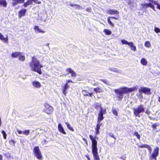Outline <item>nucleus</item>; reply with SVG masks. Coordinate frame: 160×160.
Segmentation results:
<instances>
[{"label":"nucleus","mask_w":160,"mask_h":160,"mask_svg":"<svg viewBox=\"0 0 160 160\" xmlns=\"http://www.w3.org/2000/svg\"><path fill=\"white\" fill-rule=\"evenodd\" d=\"M29 66L32 71L36 72L39 74H42L41 68L43 66L40 64L39 61L37 58L34 57L32 58V61L30 62Z\"/></svg>","instance_id":"1"},{"label":"nucleus","mask_w":160,"mask_h":160,"mask_svg":"<svg viewBox=\"0 0 160 160\" xmlns=\"http://www.w3.org/2000/svg\"><path fill=\"white\" fill-rule=\"evenodd\" d=\"M137 90V88L135 87L129 88L123 87L118 89H114V91L117 94V97L119 98L118 100H120L123 98V94L128 93Z\"/></svg>","instance_id":"2"},{"label":"nucleus","mask_w":160,"mask_h":160,"mask_svg":"<svg viewBox=\"0 0 160 160\" xmlns=\"http://www.w3.org/2000/svg\"><path fill=\"white\" fill-rule=\"evenodd\" d=\"M144 109L142 105H140L133 110L134 114L136 117H140V113L144 112Z\"/></svg>","instance_id":"3"},{"label":"nucleus","mask_w":160,"mask_h":160,"mask_svg":"<svg viewBox=\"0 0 160 160\" xmlns=\"http://www.w3.org/2000/svg\"><path fill=\"white\" fill-rule=\"evenodd\" d=\"M89 138L92 142V150H97V142L96 139H98V138L96 136L94 137L91 135L89 136Z\"/></svg>","instance_id":"4"},{"label":"nucleus","mask_w":160,"mask_h":160,"mask_svg":"<svg viewBox=\"0 0 160 160\" xmlns=\"http://www.w3.org/2000/svg\"><path fill=\"white\" fill-rule=\"evenodd\" d=\"M32 2L38 4H39L41 3L40 1L38 0H27V1L24 3L22 6L24 7H26L28 5L32 4Z\"/></svg>","instance_id":"5"},{"label":"nucleus","mask_w":160,"mask_h":160,"mask_svg":"<svg viewBox=\"0 0 160 160\" xmlns=\"http://www.w3.org/2000/svg\"><path fill=\"white\" fill-rule=\"evenodd\" d=\"M139 92L141 93L143 92L145 94L150 93V89L145 87H141L138 90Z\"/></svg>","instance_id":"6"},{"label":"nucleus","mask_w":160,"mask_h":160,"mask_svg":"<svg viewBox=\"0 0 160 160\" xmlns=\"http://www.w3.org/2000/svg\"><path fill=\"white\" fill-rule=\"evenodd\" d=\"M65 71L67 72V73L63 74V75L66 76L68 75L69 73H71L72 77H76V76L77 74L76 73L70 68H68L66 69Z\"/></svg>","instance_id":"7"},{"label":"nucleus","mask_w":160,"mask_h":160,"mask_svg":"<svg viewBox=\"0 0 160 160\" xmlns=\"http://www.w3.org/2000/svg\"><path fill=\"white\" fill-rule=\"evenodd\" d=\"M45 112L48 114L51 113L53 111V108L48 104H45Z\"/></svg>","instance_id":"8"},{"label":"nucleus","mask_w":160,"mask_h":160,"mask_svg":"<svg viewBox=\"0 0 160 160\" xmlns=\"http://www.w3.org/2000/svg\"><path fill=\"white\" fill-rule=\"evenodd\" d=\"M140 5L142 6L143 8H146L148 7H150L154 11H155V7L153 5L152 3H145V2L143 3H141L140 4Z\"/></svg>","instance_id":"9"},{"label":"nucleus","mask_w":160,"mask_h":160,"mask_svg":"<svg viewBox=\"0 0 160 160\" xmlns=\"http://www.w3.org/2000/svg\"><path fill=\"white\" fill-rule=\"evenodd\" d=\"M34 154L37 158L39 160L42 159V157L40 151H34Z\"/></svg>","instance_id":"10"},{"label":"nucleus","mask_w":160,"mask_h":160,"mask_svg":"<svg viewBox=\"0 0 160 160\" xmlns=\"http://www.w3.org/2000/svg\"><path fill=\"white\" fill-rule=\"evenodd\" d=\"M158 151H154L153 152L149 157L150 160L154 159V160H157L156 157L158 155Z\"/></svg>","instance_id":"11"},{"label":"nucleus","mask_w":160,"mask_h":160,"mask_svg":"<svg viewBox=\"0 0 160 160\" xmlns=\"http://www.w3.org/2000/svg\"><path fill=\"white\" fill-rule=\"evenodd\" d=\"M34 29L35 32L36 33H43L45 32V31L40 28L39 27L37 26H35L34 27Z\"/></svg>","instance_id":"12"},{"label":"nucleus","mask_w":160,"mask_h":160,"mask_svg":"<svg viewBox=\"0 0 160 160\" xmlns=\"http://www.w3.org/2000/svg\"><path fill=\"white\" fill-rule=\"evenodd\" d=\"M32 83L33 87L35 88H40L41 87L40 83L38 81H34L32 82Z\"/></svg>","instance_id":"13"},{"label":"nucleus","mask_w":160,"mask_h":160,"mask_svg":"<svg viewBox=\"0 0 160 160\" xmlns=\"http://www.w3.org/2000/svg\"><path fill=\"white\" fill-rule=\"evenodd\" d=\"M25 0H12V4L13 6H14L18 3H23Z\"/></svg>","instance_id":"14"},{"label":"nucleus","mask_w":160,"mask_h":160,"mask_svg":"<svg viewBox=\"0 0 160 160\" xmlns=\"http://www.w3.org/2000/svg\"><path fill=\"white\" fill-rule=\"evenodd\" d=\"M98 151H92L93 158L95 160H100L99 156L98 154Z\"/></svg>","instance_id":"15"},{"label":"nucleus","mask_w":160,"mask_h":160,"mask_svg":"<svg viewBox=\"0 0 160 160\" xmlns=\"http://www.w3.org/2000/svg\"><path fill=\"white\" fill-rule=\"evenodd\" d=\"M27 10L26 9H22L20 10L18 13V17L19 18H21L22 17L25 15L26 12Z\"/></svg>","instance_id":"16"},{"label":"nucleus","mask_w":160,"mask_h":160,"mask_svg":"<svg viewBox=\"0 0 160 160\" xmlns=\"http://www.w3.org/2000/svg\"><path fill=\"white\" fill-rule=\"evenodd\" d=\"M107 13L109 14H118L119 12L115 10L111 9L107 11Z\"/></svg>","instance_id":"17"},{"label":"nucleus","mask_w":160,"mask_h":160,"mask_svg":"<svg viewBox=\"0 0 160 160\" xmlns=\"http://www.w3.org/2000/svg\"><path fill=\"white\" fill-rule=\"evenodd\" d=\"M22 53V52H15L12 54L11 57L13 58H16L20 56Z\"/></svg>","instance_id":"18"},{"label":"nucleus","mask_w":160,"mask_h":160,"mask_svg":"<svg viewBox=\"0 0 160 160\" xmlns=\"http://www.w3.org/2000/svg\"><path fill=\"white\" fill-rule=\"evenodd\" d=\"M58 130L60 132L64 134H66V132L64 131L63 128L61 124H58Z\"/></svg>","instance_id":"19"},{"label":"nucleus","mask_w":160,"mask_h":160,"mask_svg":"<svg viewBox=\"0 0 160 160\" xmlns=\"http://www.w3.org/2000/svg\"><path fill=\"white\" fill-rule=\"evenodd\" d=\"M0 39L2 40H3L6 43H8V37L7 36L6 38H5L3 35L0 32Z\"/></svg>","instance_id":"20"},{"label":"nucleus","mask_w":160,"mask_h":160,"mask_svg":"<svg viewBox=\"0 0 160 160\" xmlns=\"http://www.w3.org/2000/svg\"><path fill=\"white\" fill-rule=\"evenodd\" d=\"M129 46L131 48V50L135 52L137 50L136 47L134 45V43L132 42H130Z\"/></svg>","instance_id":"21"},{"label":"nucleus","mask_w":160,"mask_h":160,"mask_svg":"<svg viewBox=\"0 0 160 160\" xmlns=\"http://www.w3.org/2000/svg\"><path fill=\"white\" fill-rule=\"evenodd\" d=\"M69 87V86L68 85L67 83H66L63 88V93L64 95H66L67 93V90L68 89Z\"/></svg>","instance_id":"22"},{"label":"nucleus","mask_w":160,"mask_h":160,"mask_svg":"<svg viewBox=\"0 0 160 160\" xmlns=\"http://www.w3.org/2000/svg\"><path fill=\"white\" fill-rule=\"evenodd\" d=\"M103 91V88L100 87H98L94 88V91L96 93H100Z\"/></svg>","instance_id":"23"},{"label":"nucleus","mask_w":160,"mask_h":160,"mask_svg":"<svg viewBox=\"0 0 160 160\" xmlns=\"http://www.w3.org/2000/svg\"><path fill=\"white\" fill-rule=\"evenodd\" d=\"M101 124L100 123H98L96 126V127L95 128L96 131V134L98 135L99 133V129L100 128V127Z\"/></svg>","instance_id":"24"},{"label":"nucleus","mask_w":160,"mask_h":160,"mask_svg":"<svg viewBox=\"0 0 160 160\" xmlns=\"http://www.w3.org/2000/svg\"><path fill=\"white\" fill-rule=\"evenodd\" d=\"M140 62L144 66H146L148 64L147 60L144 58H142L141 59Z\"/></svg>","instance_id":"25"},{"label":"nucleus","mask_w":160,"mask_h":160,"mask_svg":"<svg viewBox=\"0 0 160 160\" xmlns=\"http://www.w3.org/2000/svg\"><path fill=\"white\" fill-rule=\"evenodd\" d=\"M70 6L72 7H74V8L77 10H79L80 9H82V8L79 5L77 4H73L72 3H71L70 4Z\"/></svg>","instance_id":"26"},{"label":"nucleus","mask_w":160,"mask_h":160,"mask_svg":"<svg viewBox=\"0 0 160 160\" xmlns=\"http://www.w3.org/2000/svg\"><path fill=\"white\" fill-rule=\"evenodd\" d=\"M102 114L99 112L98 117V123H100L101 121L103 119V116Z\"/></svg>","instance_id":"27"},{"label":"nucleus","mask_w":160,"mask_h":160,"mask_svg":"<svg viewBox=\"0 0 160 160\" xmlns=\"http://www.w3.org/2000/svg\"><path fill=\"white\" fill-rule=\"evenodd\" d=\"M0 6H2L4 7H6L7 6V3L5 0H0Z\"/></svg>","instance_id":"28"},{"label":"nucleus","mask_w":160,"mask_h":160,"mask_svg":"<svg viewBox=\"0 0 160 160\" xmlns=\"http://www.w3.org/2000/svg\"><path fill=\"white\" fill-rule=\"evenodd\" d=\"M139 147L142 148H145L148 149L149 150H151L152 149L151 148L149 145L146 144H143L142 145H139Z\"/></svg>","instance_id":"29"},{"label":"nucleus","mask_w":160,"mask_h":160,"mask_svg":"<svg viewBox=\"0 0 160 160\" xmlns=\"http://www.w3.org/2000/svg\"><path fill=\"white\" fill-rule=\"evenodd\" d=\"M110 18L111 17H110L108 18L107 19L108 22L110 25L112 27H114V24L111 21Z\"/></svg>","instance_id":"30"},{"label":"nucleus","mask_w":160,"mask_h":160,"mask_svg":"<svg viewBox=\"0 0 160 160\" xmlns=\"http://www.w3.org/2000/svg\"><path fill=\"white\" fill-rule=\"evenodd\" d=\"M103 32L105 33L106 35H110L111 34V31L107 29H105L103 30Z\"/></svg>","instance_id":"31"},{"label":"nucleus","mask_w":160,"mask_h":160,"mask_svg":"<svg viewBox=\"0 0 160 160\" xmlns=\"http://www.w3.org/2000/svg\"><path fill=\"white\" fill-rule=\"evenodd\" d=\"M144 46L147 48H149L151 46V44L149 41H146L145 43Z\"/></svg>","instance_id":"32"},{"label":"nucleus","mask_w":160,"mask_h":160,"mask_svg":"<svg viewBox=\"0 0 160 160\" xmlns=\"http://www.w3.org/2000/svg\"><path fill=\"white\" fill-rule=\"evenodd\" d=\"M121 42L123 44L128 45V46L130 43V42H129L125 39L122 40Z\"/></svg>","instance_id":"33"},{"label":"nucleus","mask_w":160,"mask_h":160,"mask_svg":"<svg viewBox=\"0 0 160 160\" xmlns=\"http://www.w3.org/2000/svg\"><path fill=\"white\" fill-rule=\"evenodd\" d=\"M65 123L66 124L67 127L69 130L72 131H74V129L72 128L71 126L69 124L68 122H65Z\"/></svg>","instance_id":"34"},{"label":"nucleus","mask_w":160,"mask_h":160,"mask_svg":"<svg viewBox=\"0 0 160 160\" xmlns=\"http://www.w3.org/2000/svg\"><path fill=\"white\" fill-rule=\"evenodd\" d=\"M128 4L130 6H133L134 3L131 0H125Z\"/></svg>","instance_id":"35"},{"label":"nucleus","mask_w":160,"mask_h":160,"mask_svg":"<svg viewBox=\"0 0 160 160\" xmlns=\"http://www.w3.org/2000/svg\"><path fill=\"white\" fill-rule=\"evenodd\" d=\"M82 93L84 96H88L89 93L86 90H83L82 91Z\"/></svg>","instance_id":"36"},{"label":"nucleus","mask_w":160,"mask_h":160,"mask_svg":"<svg viewBox=\"0 0 160 160\" xmlns=\"http://www.w3.org/2000/svg\"><path fill=\"white\" fill-rule=\"evenodd\" d=\"M94 107L96 108H98V107H100V108H101V104L98 103H95L94 104Z\"/></svg>","instance_id":"37"},{"label":"nucleus","mask_w":160,"mask_h":160,"mask_svg":"<svg viewBox=\"0 0 160 160\" xmlns=\"http://www.w3.org/2000/svg\"><path fill=\"white\" fill-rule=\"evenodd\" d=\"M19 59L21 61H23L25 60V57L23 55H20Z\"/></svg>","instance_id":"38"},{"label":"nucleus","mask_w":160,"mask_h":160,"mask_svg":"<svg viewBox=\"0 0 160 160\" xmlns=\"http://www.w3.org/2000/svg\"><path fill=\"white\" fill-rule=\"evenodd\" d=\"M30 132V131L29 130H25L23 131V133L27 136L28 135Z\"/></svg>","instance_id":"39"},{"label":"nucleus","mask_w":160,"mask_h":160,"mask_svg":"<svg viewBox=\"0 0 160 160\" xmlns=\"http://www.w3.org/2000/svg\"><path fill=\"white\" fill-rule=\"evenodd\" d=\"M154 31L157 33L160 32V29L157 27H155L154 29Z\"/></svg>","instance_id":"40"},{"label":"nucleus","mask_w":160,"mask_h":160,"mask_svg":"<svg viewBox=\"0 0 160 160\" xmlns=\"http://www.w3.org/2000/svg\"><path fill=\"white\" fill-rule=\"evenodd\" d=\"M134 135L138 139H139L140 137V135L138 134V133L137 132H135Z\"/></svg>","instance_id":"41"},{"label":"nucleus","mask_w":160,"mask_h":160,"mask_svg":"<svg viewBox=\"0 0 160 160\" xmlns=\"http://www.w3.org/2000/svg\"><path fill=\"white\" fill-rule=\"evenodd\" d=\"M99 112L100 113H101L102 114H105L106 112V110L104 109L102 110V108H101Z\"/></svg>","instance_id":"42"},{"label":"nucleus","mask_w":160,"mask_h":160,"mask_svg":"<svg viewBox=\"0 0 160 160\" xmlns=\"http://www.w3.org/2000/svg\"><path fill=\"white\" fill-rule=\"evenodd\" d=\"M149 1L151 2L153 4L156 5L158 7V5L159 4V3H158L156 1L153 0H149Z\"/></svg>","instance_id":"43"},{"label":"nucleus","mask_w":160,"mask_h":160,"mask_svg":"<svg viewBox=\"0 0 160 160\" xmlns=\"http://www.w3.org/2000/svg\"><path fill=\"white\" fill-rule=\"evenodd\" d=\"M112 71L117 72H120L121 71L117 69L116 68H113L112 70Z\"/></svg>","instance_id":"44"},{"label":"nucleus","mask_w":160,"mask_h":160,"mask_svg":"<svg viewBox=\"0 0 160 160\" xmlns=\"http://www.w3.org/2000/svg\"><path fill=\"white\" fill-rule=\"evenodd\" d=\"M112 112L113 114H114L115 115H118V113L117 111L116 110L114 109H113Z\"/></svg>","instance_id":"45"},{"label":"nucleus","mask_w":160,"mask_h":160,"mask_svg":"<svg viewBox=\"0 0 160 160\" xmlns=\"http://www.w3.org/2000/svg\"><path fill=\"white\" fill-rule=\"evenodd\" d=\"M100 81H101L103 82V83H104L105 84H106L107 85L108 84V82L105 80H104L102 79H100Z\"/></svg>","instance_id":"46"},{"label":"nucleus","mask_w":160,"mask_h":160,"mask_svg":"<svg viewBox=\"0 0 160 160\" xmlns=\"http://www.w3.org/2000/svg\"><path fill=\"white\" fill-rule=\"evenodd\" d=\"M142 93H140L139 92V93L137 94V96L140 98H142Z\"/></svg>","instance_id":"47"},{"label":"nucleus","mask_w":160,"mask_h":160,"mask_svg":"<svg viewBox=\"0 0 160 160\" xmlns=\"http://www.w3.org/2000/svg\"><path fill=\"white\" fill-rule=\"evenodd\" d=\"M17 131L18 133L19 134H21L22 133H23L22 131L18 129H17Z\"/></svg>","instance_id":"48"},{"label":"nucleus","mask_w":160,"mask_h":160,"mask_svg":"<svg viewBox=\"0 0 160 160\" xmlns=\"http://www.w3.org/2000/svg\"><path fill=\"white\" fill-rule=\"evenodd\" d=\"M15 142L14 140H11L10 141V143L11 144L13 145L15 143Z\"/></svg>","instance_id":"49"},{"label":"nucleus","mask_w":160,"mask_h":160,"mask_svg":"<svg viewBox=\"0 0 160 160\" xmlns=\"http://www.w3.org/2000/svg\"><path fill=\"white\" fill-rule=\"evenodd\" d=\"M91 9L90 8H88L86 9V10L88 12H91Z\"/></svg>","instance_id":"50"},{"label":"nucleus","mask_w":160,"mask_h":160,"mask_svg":"<svg viewBox=\"0 0 160 160\" xmlns=\"http://www.w3.org/2000/svg\"><path fill=\"white\" fill-rule=\"evenodd\" d=\"M120 158L122 159L123 160H125L126 158V157L122 156L121 157H120Z\"/></svg>","instance_id":"51"},{"label":"nucleus","mask_w":160,"mask_h":160,"mask_svg":"<svg viewBox=\"0 0 160 160\" xmlns=\"http://www.w3.org/2000/svg\"><path fill=\"white\" fill-rule=\"evenodd\" d=\"M156 126H157L156 125V124H153V125L152 126V127L153 128H156Z\"/></svg>","instance_id":"52"},{"label":"nucleus","mask_w":160,"mask_h":160,"mask_svg":"<svg viewBox=\"0 0 160 160\" xmlns=\"http://www.w3.org/2000/svg\"><path fill=\"white\" fill-rule=\"evenodd\" d=\"M39 148L38 147H36L34 148V150H39Z\"/></svg>","instance_id":"53"},{"label":"nucleus","mask_w":160,"mask_h":160,"mask_svg":"<svg viewBox=\"0 0 160 160\" xmlns=\"http://www.w3.org/2000/svg\"><path fill=\"white\" fill-rule=\"evenodd\" d=\"M145 113L148 114H149L150 113V112L148 110H147L146 111Z\"/></svg>","instance_id":"54"},{"label":"nucleus","mask_w":160,"mask_h":160,"mask_svg":"<svg viewBox=\"0 0 160 160\" xmlns=\"http://www.w3.org/2000/svg\"><path fill=\"white\" fill-rule=\"evenodd\" d=\"M70 82H72L71 80H68L67 81L66 83H67L68 84V83Z\"/></svg>","instance_id":"55"},{"label":"nucleus","mask_w":160,"mask_h":160,"mask_svg":"<svg viewBox=\"0 0 160 160\" xmlns=\"http://www.w3.org/2000/svg\"><path fill=\"white\" fill-rule=\"evenodd\" d=\"M2 133L3 135H4V134H5L6 133L3 130H2Z\"/></svg>","instance_id":"56"},{"label":"nucleus","mask_w":160,"mask_h":160,"mask_svg":"<svg viewBox=\"0 0 160 160\" xmlns=\"http://www.w3.org/2000/svg\"><path fill=\"white\" fill-rule=\"evenodd\" d=\"M157 8L160 10V4L159 3V4L158 5V7H157Z\"/></svg>","instance_id":"57"},{"label":"nucleus","mask_w":160,"mask_h":160,"mask_svg":"<svg viewBox=\"0 0 160 160\" xmlns=\"http://www.w3.org/2000/svg\"><path fill=\"white\" fill-rule=\"evenodd\" d=\"M83 140L86 143H87V140H86V139H85V138H83Z\"/></svg>","instance_id":"58"},{"label":"nucleus","mask_w":160,"mask_h":160,"mask_svg":"<svg viewBox=\"0 0 160 160\" xmlns=\"http://www.w3.org/2000/svg\"><path fill=\"white\" fill-rule=\"evenodd\" d=\"M3 136L4 138L5 139H6V136H7V135H6V133L5 134H4V135H3Z\"/></svg>","instance_id":"59"},{"label":"nucleus","mask_w":160,"mask_h":160,"mask_svg":"<svg viewBox=\"0 0 160 160\" xmlns=\"http://www.w3.org/2000/svg\"><path fill=\"white\" fill-rule=\"evenodd\" d=\"M0 160H2V155H0Z\"/></svg>","instance_id":"60"},{"label":"nucleus","mask_w":160,"mask_h":160,"mask_svg":"<svg viewBox=\"0 0 160 160\" xmlns=\"http://www.w3.org/2000/svg\"><path fill=\"white\" fill-rule=\"evenodd\" d=\"M111 18H113L115 19L118 20V19L117 18L115 17H111Z\"/></svg>","instance_id":"61"},{"label":"nucleus","mask_w":160,"mask_h":160,"mask_svg":"<svg viewBox=\"0 0 160 160\" xmlns=\"http://www.w3.org/2000/svg\"><path fill=\"white\" fill-rule=\"evenodd\" d=\"M89 96L90 97H92V92H91V93H89Z\"/></svg>","instance_id":"62"},{"label":"nucleus","mask_w":160,"mask_h":160,"mask_svg":"<svg viewBox=\"0 0 160 160\" xmlns=\"http://www.w3.org/2000/svg\"><path fill=\"white\" fill-rule=\"evenodd\" d=\"M86 158H87L88 160V159H90V158L89 157V156L88 155H86Z\"/></svg>","instance_id":"63"},{"label":"nucleus","mask_w":160,"mask_h":160,"mask_svg":"<svg viewBox=\"0 0 160 160\" xmlns=\"http://www.w3.org/2000/svg\"><path fill=\"white\" fill-rule=\"evenodd\" d=\"M158 101L160 103V97H159L158 98Z\"/></svg>","instance_id":"64"}]
</instances>
